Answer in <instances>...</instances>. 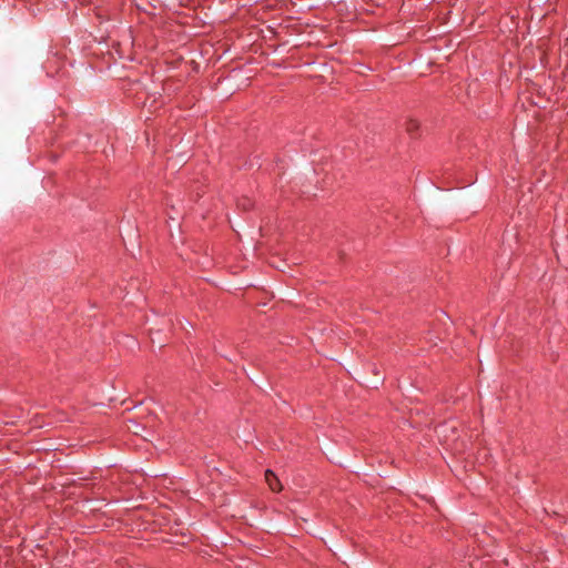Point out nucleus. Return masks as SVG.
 Returning <instances> with one entry per match:
<instances>
[{
  "instance_id": "nucleus-1",
  "label": "nucleus",
  "mask_w": 568,
  "mask_h": 568,
  "mask_svg": "<svg viewBox=\"0 0 568 568\" xmlns=\"http://www.w3.org/2000/svg\"><path fill=\"white\" fill-rule=\"evenodd\" d=\"M265 481L267 483L270 489L274 493H280L283 489L280 479L271 469L265 470Z\"/></svg>"
},
{
  "instance_id": "nucleus-2",
  "label": "nucleus",
  "mask_w": 568,
  "mask_h": 568,
  "mask_svg": "<svg viewBox=\"0 0 568 568\" xmlns=\"http://www.w3.org/2000/svg\"><path fill=\"white\" fill-rule=\"evenodd\" d=\"M418 122L416 120L410 119L407 122L406 130L409 134H414L418 130Z\"/></svg>"
}]
</instances>
